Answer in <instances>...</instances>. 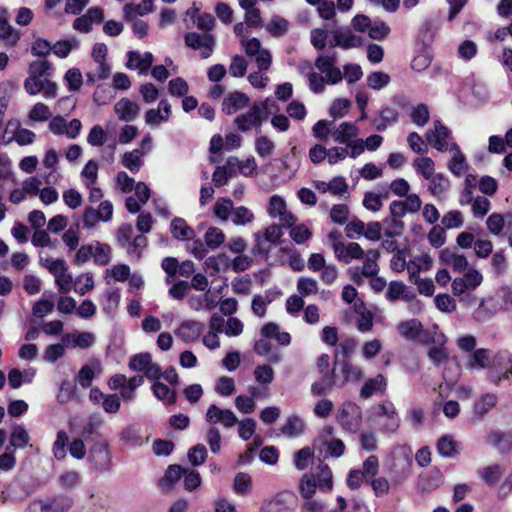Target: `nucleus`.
<instances>
[{"mask_svg":"<svg viewBox=\"0 0 512 512\" xmlns=\"http://www.w3.org/2000/svg\"><path fill=\"white\" fill-rule=\"evenodd\" d=\"M38 257L39 264L54 277L59 292L63 294L70 292L74 281L66 261L62 258H53L43 251L39 252Z\"/></svg>","mask_w":512,"mask_h":512,"instance_id":"f257e3e1","label":"nucleus"},{"mask_svg":"<svg viewBox=\"0 0 512 512\" xmlns=\"http://www.w3.org/2000/svg\"><path fill=\"white\" fill-rule=\"evenodd\" d=\"M380 258V251L377 249H371L364 251V261L362 266H354L349 268L348 274L350 279L357 285L364 283V277L377 276L379 272L378 260Z\"/></svg>","mask_w":512,"mask_h":512,"instance_id":"f03ea898","label":"nucleus"},{"mask_svg":"<svg viewBox=\"0 0 512 512\" xmlns=\"http://www.w3.org/2000/svg\"><path fill=\"white\" fill-rule=\"evenodd\" d=\"M266 117V103L258 102L255 103L247 113L237 116L234 122L240 131L247 132L253 128L259 129Z\"/></svg>","mask_w":512,"mask_h":512,"instance_id":"7ed1b4c3","label":"nucleus"},{"mask_svg":"<svg viewBox=\"0 0 512 512\" xmlns=\"http://www.w3.org/2000/svg\"><path fill=\"white\" fill-rule=\"evenodd\" d=\"M267 212L271 218L278 219L283 227H292L297 222V217L288 210L285 199L279 195L269 198Z\"/></svg>","mask_w":512,"mask_h":512,"instance_id":"20e7f679","label":"nucleus"},{"mask_svg":"<svg viewBox=\"0 0 512 512\" xmlns=\"http://www.w3.org/2000/svg\"><path fill=\"white\" fill-rule=\"evenodd\" d=\"M241 44L248 56L255 57V62L260 71H267L272 63L270 51L261 46L257 38H242Z\"/></svg>","mask_w":512,"mask_h":512,"instance_id":"39448f33","label":"nucleus"},{"mask_svg":"<svg viewBox=\"0 0 512 512\" xmlns=\"http://www.w3.org/2000/svg\"><path fill=\"white\" fill-rule=\"evenodd\" d=\"M337 419L346 430L356 432L362 423L361 408L352 402L344 403L339 409Z\"/></svg>","mask_w":512,"mask_h":512,"instance_id":"423d86ee","label":"nucleus"},{"mask_svg":"<svg viewBox=\"0 0 512 512\" xmlns=\"http://www.w3.org/2000/svg\"><path fill=\"white\" fill-rule=\"evenodd\" d=\"M128 366L133 371L143 372L150 380H157L162 375L160 367L152 361V356L149 353L134 355Z\"/></svg>","mask_w":512,"mask_h":512,"instance_id":"0eeeda50","label":"nucleus"},{"mask_svg":"<svg viewBox=\"0 0 512 512\" xmlns=\"http://www.w3.org/2000/svg\"><path fill=\"white\" fill-rule=\"evenodd\" d=\"M207 423L215 426L222 424L225 428H232L238 423V418L235 413L230 409H222L215 404H211L205 414Z\"/></svg>","mask_w":512,"mask_h":512,"instance_id":"6e6552de","label":"nucleus"},{"mask_svg":"<svg viewBox=\"0 0 512 512\" xmlns=\"http://www.w3.org/2000/svg\"><path fill=\"white\" fill-rule=\"evenodd\" d=\"M375 418L384 419L383 428L386 431H395L399 427V417L394 404L390 401H383L373 409Z\"/></svg>","mask_w":512,"mask_h":512,"instance_id":"1a4fd4ad","label":"nucleus"},{"mask_svg":"<svg viewBox=\"0 0 512 512\" xmlns=\"http://www.w3.org/2000/svg\"><path fill=\"white\" fill-rule=\"evenodd\" d=\"M313 187L320 193H330L339 198H346L348 194V183L342 176H335L330 181L315 180Z\"/></svg>","mask_w":512,"mask_h":512,"instance_id":"9d476101","label":"nucleus"},{"mask_svg":"<svg viewBox=\"0 0 512 512\" xmlns=\"http://www.w3.org/2000/svg\"><path fill=\"white\" fill-rule=\"evenodd\" d=\"M489 362L490 367H488V376L491 381H493L496 385H499L502 381L500 372L506 368L509 363H512V354L505 350L495 353L491 351Z\"/></svg>","mask_w":512,"mask_h":512,"instance_id":"9b49d317","label":"nucleus"},{"mask_svg":"<svg viewBox=\"0 0 512 512\" xmlns=\"http://www.w3.org/2000/svg\"><path fill=\"white\" fill-rule=\"evenodd\" d=\"M333 432L334 428L332 426H325L321 430L316 442L325 446L330 456L338 458L343 455L345 445L340 439L333 437Z\"/></svg>","mask_w":512,"mask_h":512,"instance_id":"f8f14e48","label":"nucleus"},{"mask_svg":"<svg viewBox=\"0 0 512 512\" xmlns=\"http://www.w3.org/2000/svg\"><path fill=\"white\" fill-rule=\"evenodd\" d=\"M185 44L195 50L201 49L203 58H208L213 52L215 39L210 34L201 36L196 32H190L185 35Z\"/></svg>","mask_w":512,"mask_h":512,"instance_id":"ddd939ff","label":"nucleus"},{"mask_svg":"<svg viewBox=\"0 0 512 512\" xmlns=\"http://www.w3.org/2000/svg\"><path fill=\"white\" fill-rule=\"evenodd\" d=\"M282 227L283 226L281 224H271L266 227L262 233H256V247L260 251L267 252L269 250V246L267 244H279L283 235Z\"/></svg>","mask_w":512,"mask_h":512,"instance_id":"4468645a","label":"nucleus"},{"mask_svg":"<svg viewBox=\"0 0 512 512\" xmlns=\"http://www.w3.org/2000/svg\"><path fill=\"white\" fill-rule=\"evenodd\" d=\"M335 257L339 261L350 263L353 260H359L364 257V250L357 242H348L335 244Z\"/></svg>","mask_w":512,"mask_h":512,"instance_id":"2eb2a0df","label":"nucleus"},{"mask_svg":"<svg viewBox=\"0 0 512 512\" xmlns=\"http://www.w3.org/2000/svg\"><path fill=\"white\" fill-rule=\"evenodd\" d=\"M154 56L151 52L141 54L138 51H129L127 53L126 67L128 69L137 70L140 74H146L152 66Z\"/></svg>","mask_w":512,"mask_h":512,"instance_id":"dca6fc26","label":"nucleus"},{"mask_svg":"<svg viewBox=\"0 0 512 512\" xmlns=\"http://www.w3.org/2000/svg\"><path fill=\"white\" fill-rule=\"evenodd\" d=\"M449 130L443 126L439 121L434 123V128L429 130L426 134L427 140L430 145L439 151H446L451 144L448 143Z\"/></svg>","mask_w":512,"mask_h":512,"instance_id":"f3484780","label":"nucleus"},{"mask_svg":"<svg viewBox=\"0 0 512 512\" xmlns=\"http://www.w3.org/2000/svg\"><path fill=\"white\" fill-rule=\"evenodd\" d=\"M114 112L119 120L132 122L138 118L140 106L128 98H122L115 103Z\"/></svg>","mask_w":512,"mask_h":512,"instance_id":"a211bd4d","label":"nucleus"},{"mask_svg":"<svg viewBox=\"0 0 512 512\" xmlns=\"http://www.w3.org/2000/svg\"><path fill=\"white\" fill-rule=\"evenodd\" d=\"M250 105L249 97L239 91L229 93L222 102V111L228 115H232Z\"/></svg>","mask_w":512,"mask_h":512,"instance_id":"6ab92c4d","label":"nucleus"},{"mask_svg":"<svg viewBox=\"0 0 512 512\" xmlns=\"http://www.w3.org/2000/svg\"><path fill=\"white\" fill-rule=\"evenodd\" d=\"M203 331V324L195 320H185L174 331L175 335L184 342L198 340Z\"/></svg>","mask_w":512,"mask_h":512,"instance_id":"aec40b11","label":"nucleus"},{"mask_svg":"<svg viewBox=\"0 0 512 512\" xmlns=\"http://www.w3.org/2000/svg\"><path fill=\"white\" fill-rule=\"evenodd\" d=\"M96 336L92 332L73 331L63 337V343L68 347L87 349L95 344Z\"/></svg>","mask_w":512,"mask_h":512,"instance_id":"412c9836","label":"nucleus"},{"mask_svg":"<svg viewBox=\"0 0 512 512\" xmlns=\"http://www.w3.org/2000/svg\"><path fill=\"white\" fill-rule=\"evenodd\" d=\"M386 298L391 301L403 300L405 302H412L416 298V294L409 289L401 281H391L388 284L386 291Z\"/></svg>","mask_w":512,"mask_h":512,"instance_id":"4be33fe9","label":"nucleus"},{"mask_svg":"<svg viewBox=\"0 0 512 512\" xmlns=\"http://www.w3.org/2000/svg\"><path fill=\"white\" fill-rule=\"evenodd\" d=\"M221 319L220 315L215 313L211 316L209 321V331L203 336V344L210 350L220 347V339L218 334L221 332Z\"/></svg>","mask_w":512,"mask_h":512,"instance_id":"5701e85b","label":"nucleus"},{"mask_svg":"<svg viewBox=\"0 0 512 512\" xmlns=\"http://www.w3.org/2000/svg\"><path fill=\"white\" fill-rule=\"evenodd\" d=\"M10 128L14 129L12 139L20 146L30 145L34 142L36 137L35 133L27 128L21 127L19 120L10 119L6 124L5 132Z\"/></svg>","mask_w":512,"mask_h":512,"instance_id":"b1692460","label":"nucleus"},{"mask_svg":"<svg viewBox=\"0 0 512 512\" xmlns=\"http://www.w3.org/2000/svg\"><path fill=\"white\" fill-rule=\"evenodd\" d=\"M359 134L358 127L351 122H342L331 131L333 140L340 144H347Z\"/></svg>","mask_w":512,"mask_h":512,"instance_id":"393cba45","label":"nucleus"},{"mask_svg":"<svg viewBox=\"0 0 512 512\" xmlns=\"http://www.w3.org/2000/svg\"><path fill=\"white\" fill-rule=\"evenodd\" d=\"M451 153V159L448 163V169L456 176H461L468 169L466 157L456 144H451L448 148Z\"/></svg>","mask_w":512,"mask_h":512,"instance_id":"a878e982","label":"nucleus"},{"mask_svg":"<svg viewBox=\"0 0 512 512\" xmlns=\"http://www.w3.org/2000/svg\"><path fill=\"white\" fill-rule=\"evenodd\" d=\"M154 4L149 0H142L139 4L128 3L123 7V14L126 21L138 20V16H144L153 12Z\"/></svg>","mask_w":512,"mask_h":512,"instance_id":"bb28decb","label":"nucleus"},{"mask_svg":"<svg viewBox=\"0 0 512 512\" xmlns=\"http://www.w3.org/2000/svg\"><path fill=\"white\" fill-rule=\"evenodd\" d=\"M102 372L101 364L98 360L91 361L90 365H84L79 370L76 381L82 388H88L96 374Z\"/></svg>","mask_w":512,"mask_h":512,"instance_id":"cd10ccee","label":"nucleus"},{"mask_svg":"<svg viewBox=\"0 0 512 512\" xmlns=\"http://www.w3.org/2000/svg\"><path fill=\"white\" fill-rule=\"evenodd\" d=\"M437 345L431 347L428 351L429 359L435 364L440 365L447 361L449 354L445 347L446 337L442 334H436L434 340Z\"/></svg>","mask_w":512,"mask_h":512,"instance_id":"c85d7f7f","label":"nucleus"},{"mask_svg":"<svg viewBox=\"0 0 512 512\" xmlns=\"http://www.w3.org/2000/svg\"><path fill=\"white\" fill-rule=\"evenodd\" d=\"M490 355L491 350L489 349L474 350L466 363V368L470 371L488 369L490 367Z\"/></svg>","mask_w":512,"mask_h":512,"instance_id":"c756f323","label":"nucleus"},{"mask_svg":"<svg viewBox=\"0 0 512 512\" xmlns=\"http://www.w3.org/2000/svg\"><path fill=\"white\" fill-rule=\"evenodd\" d=\"M442 263L450 266L454 271L462 272L468 269V260L464 255L454 253L448 249L440 253Z\"/></svg>","mask_w":512,"mask_h":512,"instance_id":"7c9ffc66","label":"nucleus"},{"mask_svg":"<svg viewBox=\"0 0 512 512\" xmlns=\"http://www.w3.org/2000/svg\"><path fill=\"white\" fill-rule=\"evenodd\" d=\"M428 191L433 197L443 198L450 188L449 179L442 173L434 174L428 183Z\"/></svg>","mask_w":512,"mask_h":512,"instance_id":"2f4dec72","label":"nucleus"},{"mask_svg":"<svg viewBox=\"0 0 512 512\" xmlns=\"http://www.w3.org/2000/svg\"><path fill=\"white\" fill-rule=\"evenodd\" d=\"M186 473V470L179 465H170L163 478L159 481V486L167 491H172L174 485L180 480V478Z\"/></svg>","mask_w":512,"mask_h":512,"instance_id":"473e14b6","label":"nucleus"},{"mask_svg":"<svg viewBox=\"0 0 512 512\" xmlns=\"http://www.w3.org/2000/svg\"><path fill=\"white\" fill-rule=\"evenodd\" d=\"M387 386L385 377L382 374L370 378L363 384L360 389V397L367 399L377 392H384Z\"/></svg>","mask_w":512,"mask_h":512,"instance_id":"72a5a7b5","label":"nucleus"},{"mask_svg":"<svg viewBox=\"0 0 512 512\" xmlns=\"http://www.w3.org/2000/svg\"><path fill=\"white\" fill-rule=\"evenodd\" d=\"M487 443L495 447L501 453H507L512 448V434L503 432H491L487 436Z\"/></svg>","mask_w":512,"mask_h":512,"instance_id":"f704fd0d","label":"nucleus"},{"mask_svg":"<svg viewBox=\"0 0 512 512\" xmlns=\"http://www.w3.org/2000/svg\"><path fill=\"white\" fill-rule=\"evenodd\" d=\"M436 448L442 457L452 458L459 454V443L449 434L439 438Z\"/></svg>","mask_w":512,"mask_h":512,"instance_id":"c9c22d12","label":"nucleus"},{"mask_svg":"<svg viewBox=\"0 0 512 512\" xmlns=\"http://www.w3.org/2000/svg\"><path fill=\"white\" fill-rule=\"evenodd\" d=\"M397 330L399 334L406 340H414L418 338L423 332V326L420 321L410 319L402 321L398 324Z\"/></svg>","mask_w":512,"mask_h":512,"instance_id":"e433bc0d","label":"nucleus"},{"mask_svg":"<svg viewBox=\"0 0 512 512\" xmlns=\"http://www.w3.org/2000/svg\"><path fill=\"white\" fill-rule=\"evenodd\" d=\"M335 46L342 47L344 49L359 47L362 44V38L353 34L350 31H333Z\"/></svg>","mask_w":512,"mask_h":512,"instance_id":"4c0bfd02","label":"nucleus"},{"mask_svg":"<svg viewBox=\"0 0 512 512\" xmlns=\"http://www.w3.org/2000/svg\"><path fill=\"white\" fill-rule=\"evenodd\" d=\"M143 157L144 155L142 150L133 149L122 155L121 164L131 173H137L143 166Z\"/></svg>","mask_w":512,"mask_h":512,"instance_id":"58836bf2","label":"nucleus"},{"mask_svg":"<svg viewBox=\"0 0 512 512\" xmlns=\"http://www.w3.org/2000/svg\"><path fill=\"white\" fill-rule=\"evenodd\" d=\"M170 227L173 237L178 240H190L195 236L194 229L183 218H174Z\"/></svg>","mask_w":512,"mask_h":512,"instance_id":"ea45409f","label":"nucleus"},{"mask_svg":"<svg viewBox=\"0 0 512 512\" xmlns=\"http://www.w3.org/2000/svg\"><path fill=\"white\" fill-rule=\"evenodd\" d=\"M234 207L230 198L219 197L213 206V214L218 220L227 222L231 218Z\"/></svg>","mask_w":512,"mask_h":512,"instance_id":"a19ab883","label":"nucleus"},{"mask_svg":"<svg viewBox=\"0 0 512 512\" xmlns=\"http://www.w3.org/2000/svg\"><path fill=\"white\" fill-rule=\"evenodd\" d=\"M505 469L500 464H491L479 470L480 478L489 486L496 484L502 477Z\"/></svg>","mask_w":512,"mask_h":512,"instance_id":"79ce46f5","label":"nucleus"},{"mask_svg":"<svg viewBox=\"0 0 512 512\" xmlns=\"http://www.w3.org/2000/svg\"><path fill=\"white\" fill-rule=\"evenodd\" d=\"M228 166L235 169L238 168L240 173L246 177L256 174L257 163L254 157H249L244 161H240L237 157L228 158Z\"/></svg>","mask_w":512,"mask_h":512,"instance_id":"37998d69","label":"nucleus"},{"mask_svg":"<svg viewBox=\"0 0 512 512\" xmlns=\"http://www.w3.org/2000/svg\"><path fill=\"white\" fill-rule=\"evenodd\" d=\"M254 220L253 211L246 206H235L230 218L235 226H246L252 224Z\"/></svg>","mask_w":512,"mask_h":512,"instance_id":"c03bdc74","label":"nucleus"},{"mask_svg":"<svg viewBox=\"0 0 512 512\" xmlns=\"http://www.w3.org/2000/svg\"><path fill=\"white\" fill-rule=\"evenodd\" d=\"M221 319V332L227 335L228 337H237L243 333L244 324L242 321L236 317H229L225 319L220 315Z\"/></svg>","mask_w":512,"mask_h":512,"instance_id":"a18cd8bd","label":"nucleus"},{"mask_svg":"<svg viewBox=\"0 0 512 512\" xmlns=\"http://www.w3.org/2000/svg\"><path fill=\"white\" fill-rule=\"evenodd\" d=\"M355 311L359 314L357 320V328L360 332H368L373 327V316L371 312L366 310L362 301L355 303Z\"/></svg>","mask_w":512,"mask_h":512,"instance_id":"49530a36","label":"nucleus"},{"mask_svg":"<svg viewBox=\"0 0 512 512\" xmlns=\"http://www.w3.org/2000/svg\"><path fill=\"white\" fill-rule=\"evenodd\" d=\"M412 165L415 171L426 180H429L434 175L435 164L429 157H417L413 160Z\"/></svg>","mask_w":512,"mask_h":512,"instance_id":"de8ad7c7","label":"nucleus"},{"mask_svg":"<svg viewBox=\"0 0 512 512\" xmlns=\"http://www.w3.org/2000/svg\"><path fill=\"white\" fill-rule=\"evenodd\" d=\"M29 441L30 436L28 431L23 426L15 425L10 435V445L7 447V450L10 447H13L14 449L24 448L28 445Z\"/></svg>","mask_w":512,"mask_h":512,"instance_id":"09e8293b","label":"nucleus"},{"mask_svg":"<svg viewBox=\"0 0 512 512\" xmlns=\"http://www.w3.org/2000/svg\"><path fill=\"white\" fill-rule=\"evenodd\" d=\"M289 22L281 16H273L265 25V29L273 37H280L288 32Z\"/></svg>","mask_w":512,"mask_h":512,"instance_id":"8fccbe9b","label":"nucleus"},{"mask_svg":"<svg viewBox=\"0 0 512 512\" xmlns=\"http://www.w3.org/2000/svg\"><path fill=\"white\" fill-rule=\"evenodd\" d=\"M497 403V397L494 394L487 393L480 397L474 404V413L482 418L487 414Z\"/></svg>","mask_w":512,"mask_h":512,"instance_id":"3c124183","label":"nucleus"},{"mask_svg":"<svg viewBox=\"0 0 512 512\" xmlns=\"http://www.w3.org/2000/svg\"><path fill=\"white\" fill-rule=\"evenodd\" d=\"M225 241L224 232L218 227H209L204 234L205 244L212 250L219 248Z\"/></svg>","mask_w":512,"mask_h":512,"instance_id":"603ef678","label":"nucleus"},{"mask_svg":"<svg viewBox=\"0 0 512 512\" xmlns=\"http://www.w3.org/2000/svg\"><path fill=\"white\" fill-rule=\"evenodd\" d=\"M0 39L11 47L15 46L20 39V34L3 18H0Z\"/></svg>","mask_w":512,"mask_h":512,"instance_id":"864d4df0","label":"nucleus"},{"mask_svg":"<svg viewBox=\"0 0 512 512\" xmlns=\"http://www.w3.org/2000/svg\"><path fill=\"white\" fill-rule=\"evenodd\" d=\"M338 385V381L334 376L323 375L322 379L311 385V394L315 397L321 396L330 391L334 386Z\"/></svg>","mask_w":512,"mask_h":512,"instance_id":"5fc2aeb1","label":"nucleus"},{"mask_svg":"<svg viewBox=\"0 0 512 512\" xmlns=\"http://www.w3.org/2000/svg\"><path fill=\"white\" fill-rule=\"evenodd\" d=\"M38 94H42L47 100L56 98L58 95L57 83L48 77H38Z\"/></svg>","mask_w":512,"mask_h":512,"instance_id":"6e6d98bb","label":"nucleus"},{"mask_svg":"<svg viewBox=\"0 0 512 512\" xmlns=\"http://www.w3.org/2000/svg\"><path fill=\"white\" fill-rule=\"evenodd\" d=\"M51 116L50 108L42 102L35 103L28 113V119L32 122H45Z\"/></svg>","mask_w":512,"mask_h":512,"instance_id":"4d7b16f0","label":"nucleus"},{"mask_svg":"<svg viewBox=\"0 0 512 512\" xmlns=\"http://www.w3.org/2000/svg\"><path fill=\"white\" fill-rule=\"evenodd\" d=\"M341 371L344 379L340 383H338L339 386H343L345 383L350 381L356 382L363 378L362 369L349 362H343Z\"/></svg>","mask_w":512,"mask_h":512,"instance_id":"13d9d810","label":"nucleus"},{"mask_svg":"<svg viewBox=\"0 0 512 512\" xmlns=\"http://www.w3.org/2000/svg\"><path fill=\"white\" fill-rule=\"evenodd\" d=\"M297 290L302 297L316 295L319 286L315 279L309 277H300L297 280Z\"/></svg>","mask_w":512,"mask_h":512,"instance_id":"bf43d9fd","label":"nucleus"},{"mask_svg":"<svg viewBox=\"0 0 512 512\" xmlns=\"http://www.w3.org/2000/svg\"><path fill=\"white\" fill-rule=\"evenodd\" d=\"M282 433L289 437H296L304 431V422L297 416H291L281 429Z\"/></svg>","mask_w":512,"mask_h":512,"instance_id":"052dcab7","label":"nucleus"},{"mask_svg":"<svg viewBox=\"0 0 512 512\" xmlns=\"http://www.w3.org/2000/svg\"><path fill=\"white\" fill-rule=\"evenodd\" d=\"M233 489L236 494L246 495L252 489V478L249 474L240 472L235 476Z\"/></svg>","mask_w":512,"mask_h":512,"instance_id":"680f3d73","label":"nucleus"},{"mask_svg":"<svg viewBox=\"0 0 512 512\" xmlns=\"http://www.w3.org/2000/svg\"><path fill=\"white\" fill-rule=\"evenodd\" d=\"M154 395L166 404H174L176 402V393L171 391L168 386L161 382H155L152 386Z\"/></svg>","mask_w":512,"mask_h":512,"instance_id":"e2e57ef3","label":"nucleus"},{"mask_svg":"<svg viewBox=\"0 0 512 512\" xmlns=\"http://www.w3.org/2000/svg\"><path fill=\"white\" fill-rule=\"evenodd\" d=\"M315 480L319 489L326 491H330L332 489V471L327 465L318 467V472Z\"/></svg>","mask_w":512,"mask_h":512,"instance_id":"0e129e2a","label":"nucleus"},{"mask_svg":"<svg viewBox=\"0 0 512 512\" xmlns=\"http://www.w3.org/2000/svg\"><path fill=\"white\" fill-rule=\"evenodd\" d=\"M234 169L228 166V160L226 164L223 166H218L213 175L212 181L216 187L224 186L228 183L229 179L232 177Z\"/></svg>","mask_w":512,"mask_h":512,"instance_id":"69168bd1","label":"nucleus"},{"mask_svg":"<svg viewBox=\"0 0 512 512\" xmlns=\"http://www.w3.org/2000/svg\"><path fill=\"white\" fill-rule=\"evenodd\" d=\"M94 262L98 265H107L111 260V247L107 244L95 243L93 251Z\"/></svg>","mask_w":512,"mask_h":512,"instance_id":"338daca9","label":"nucleus"},{"mask_svg":"<svg viewBox=\"0 0 512 512\" xmlns=\"http://www.w3.org/2000/svg\"><path fill=\"white\" fill-rule=\"evenodd\" d=\"M51 64L47 60H36L29 64L28 76L49 77Z\"/></svg>","mask_w":512,"mask_h":512,"instance_id":"774afa93","label":"nucleus"}]
</instances>
